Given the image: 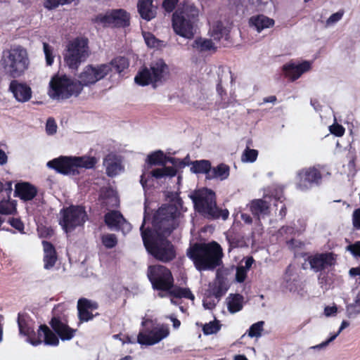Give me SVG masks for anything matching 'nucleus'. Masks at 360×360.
<instances>
[{
  "instance_id": "nucleus-32",
  "label": "nucleus",
  "mask_w": 360,
  "mask_h": 360,
  "mask_svg": "<svg viewBox=\"0 0 360 360\" xmlns=\"http://www.w3.org/2000/svg\"><path fill=\"white\" fill-rule=\"evenodd\" d=\"M228 309L231 313L240 311L243 305V297L239 294H231L227 298Z\"/></svg>"
},
{
  "instance_id": "nucleus-8",
  "label": "nucleus",
  "mask_w": 360,
  "mask_h": 360,
  "mask_svg": "<svg viewBox=\"0 0 360 360\" xmlns=\"http://www.w3.org/2000/svg\"><path fill=\"white\" fill-rule=\"evenodd\" d=\"M149 165H160V168H156L151 171H146L141 176L140 182L146 189L152 184L153 179H160L165 177H172L176 174V170L173 167H167V156L162 150H157L149 154L146 159Z\"/></svg>"
},
{
  "instance_id": "nucleus-38",
  "label": "nucleus",
  "mask_w": 360,
  "mask_h": 360,
  "mask_svg": "<svg viewBox=\"0 0 360 360\" xmlns=\"http://www.w3.org/2000/svg\"><path fill=\"white\" fill-rule=\"evenodd\" d=\"M16 202L11 199L0 201V214L4 215L14 214L16 212Z\"/></svg>"
},
{
  "instance_id": "nucleus-57",
  "label": "nucleus",
  "mask_w": 360,
  "mask_h": 360,
  "mask_svg": "<svg viewBox=\"0 0 360 360\" xmlns=\"http://www.w3.org/2000/svg\"><path fill=\"white\" fill-rule=\"evenodd\" d=\"M296 233V230L292 226H283L279 230V234L281 236L284 235H295Z\"/></svg>"
},
{
  "instance_id": "nucleus-44",
  "label": "nucleus",
  "mask_w": 360,
  "mask_h": 360,
  "mask_svg": "<svg viewBox=\"0 0 360 360\" xmlns=\"http://www.w3.org/2000/svg\"><path fill=\"white\" fill-rule=\"evenodd\" d=\"M43 50L45 55L46 65L50 66L53 63L55 58V55L53 54V48L49 44L44 42Z\"/></svg>"
},
{
  "instance_id": "nucleus-9",
  "label": "nucleus",
  "mask_w": 360,
  "mask_h": 360,
  "mask_svg": "<svg viewBox=\"0 0 360 360\" xmlns=\"http://www.w3.org/2000/svg\"><path fill=\"white\" fill-rule=\"evenodd\" d=\"M97 163L94 157H68L60 156L49 161L47 167L55 169L63 174L76 175L79 174V168L92 169Z\"/></svg>"
},
{
  "instance_id": "nucleus-35",
  "label": "nucleus",
  "mask_w": 360,
  "mask_h": 360,
  "mask_svg": "<svg viewBox=\"0 0 360 360\" xmlns=\"http://www.w3.org/2000/svg\"><path fill=\"white\" fill-rule=\"evenodd\" d=\"M210 36L214 40H220L223 37H226L229 33V30L224 26L221 22H216L210 30Z\"/></svg>"
},
{
  "instance_id": "nucleus-22",
  "label": "nucleus",
  "mask_w": 360,
  "mask_h": 360,
  "mask_svg": "<svg viewBox=\"0 0 360 360\" xmlns=\"http://www.w3.org/2000/svg\"><path fill=\"white\" fill-rule=\"evenodd\" d=\"M98 303L86 298H80L77 302L78 316L80 321H89L94 318L92 311L98 309Z\"/></svg>"
},
{
  "instance_id": "nucleus-11",
  "label": "nucleus",
  "mask_w": 360,
  "mask_h": 360,
  "mask_svg": "<svg viewBox=\"0 0 360 360\" xmlns=\"http://www.w3.org/2000/svg\"><path fill=\"white\" fill-rule=\"evenodd\" d=\"M141 326L142 328L137 335V342L141 345H154L169 335L167 325L158 323L150 319H143Z\"/></svg>"
},
{
  "instance_id": "nucleus-29",
  "label": "nucleus",
  "mask_w": 360,
  "mask_h": 360,
  "mask_svg": "<svg viewBox=\"0 0 360 360\" xmlns=\"http://www.w3.org/2000/svg\"><path fill=\"white\" fill-rule=\"evenodd\" d=\"M44 248V267L46 269H51L57 261V256L53 245L47 241L42 242Z\"/></svg>"
},
{
  "instance_id": "nucleus-43",
  "label": "nucleus",
  "mask_w": 360,
  "mask_h": 360,
  "mask_svg": "<svg viewBox=\"0 0 360 360\" xmlns=\"http://www.w3.org/2000/svg\"><path fill=\"white\" fill-rule=\"evenodd\" d=\"M101 240L103 245L108 249L114 248L117 243L115 235L112 233L103 234L101 237Z\"/></svg>"
},
{
  "instance_id": "nucleus-18",
  "label": "nucleus",
  "mask_w": 360,
  "mask_h": 360,
  "mask_svg": "<svg viewBox=\"0 0 360 360\" xmlns=\"http://www.w3.org/2000/svg\"><path fill=\"white\" fill-rule=\"evenodd\" d=\"M336 260V255L329 252L311 255L307 258L311 269L315 272H321L335 266Z\"/></svg>"
},
{
  "instance_id": "nucleus-23",
  "label": "nucleus",
  "mask_w": 360,
  "mask_h": 360,
  "mask_svg": "<svg viewBox=\"0 0 360 360\" xmlns=\"http://www.w3.org/2000/svg\"><path fill=\"white\" fill-rule=\"evenodd\" d=\"M103 166L108 176L112 177L119 174L123 169L121 160L114 154H109L104 158Z\"/></svg>"
},
{
  "instance_id": "nucleus-2",
  "label": "nucleus",
  "mask_w": 360,
  "mask_h": 360,
  "mask_svg": "<svg viewBox=\"0 0 360 360\" xmlns=\"http://www.w3.org/2000/svg\"><path fill=\"white\" fill-rule=\"evenodd\" d=\"M68 307V304L60 303L53 308V317L50 321L53 331L46 325H40L36 333L37 326L34 319L27 313H18L17 323L19 335L25 338V341L33 346L41 343L57 346L59 338L63 341L70 340L75 335L76 330L68 325L65 314Z\"/></svg>"
},
{
  "instance_id": "nucleus-36",
  "label": "nucleus",
  "mask_w": 360,
  "mask_h": 360,
  "mask_svg": "<svg viewBox=\"0 0 360 360\" xmlns=\"http://www.w3.org/2000/svg\"><path fill=\"white\" fill-rule=\"evenodd\" d=\"M191 171L195 174H205L207 179V173L210 172L211 163L209 160H195L191 162Z\"/></svg>"
},
{
  "instance_id": "nucleus-51",
  "label": "nucleus",
  "mask_w": 360,
  "mask_h": 360,
  "mask_svg": "<svg viewBox=\"0 0 360 360\" xmlns=\"http://www.w3.org/2000/svg\"><path fill=\"white\" fill-rule=\"evenodd\" d=\"M248 271L244 269L243 267H240V266H238L236 269V282L243 283L247 277Z\"/></svg>"
},
{
  "instance_id": "nucleus-49",
  "label": "nucleus",
  "mask_w": 360,
  "mask_h": 360,
  "mask_svg": "<svg viewBox=\"0 0 360 360\" xmlns=\"http://www.w3.org/2000/svg\"><path fill=\"white\" fill-rule=\"evenodd\" d=\"M344 15V11L340 10L335 13L332 14L326 20V25L330 26L340 20Z\"/></svg>"
},
{
  "instance_id": "nucleus-39",
  "label": "nucleus",
  "mask_w": 360,
  "mask_h": 360,
  "mask_svg": "<svg viewBox=\"0 0 360 360\" xmlns=\"http://www.w3.org/2000/svg\"><path fill=\"white\" fill-rule=\"evenodd\" d=\"M349 322H347V321H343L340 325V327L338 331L336 333L331 335L326 341H324L319 345H316L315 346L311 347L310 349H322L326 347L329 345V343L333 342L345 328H346L347 327L349 326Z\"/></svg>"
},
{
  "instance_id": "nucleus-58",
  "label": "nucleus",
  "mask_w": 360,
  "mask_h": 360,
  "mask_svg": "<svg viewBox=\"0 0 360 360\" xmlns=\"http://www.w3.org/2000/svg\"><path fill=\"white\" fill-rule=\"evenodd\" d=\"M216 305V301L212 297H207L203 300V307L207 309H212Z\"/></svg>"
},
{
  "instance_id": "nucleus-19",
  "label": "nucleus",
  "mask_w": 360,
  "mask_h": 360,
  "mask_svg": "<svg viewBox=\"0 0 360 360\" xmlns=\"http://www.w3.org/2000/svg\"><path fill=\"white\" fill-rule=\"evenodd\" d=\"M105 222L111 229L121 230L123 233H129L131 226L118 211H112L105 215Z\"/></svg>"
},
{
  "instance_id": "nucleus-25",
  "label": "nucleus",
  "mask_w": 360,
  "mask_h": 360,
  "mask_svg": "<svg viewBox=\"0 0 360 360\" xmlns=\"http://www.w3.org/2000/svg\"><path fill=\"white\" fill-rule=\"evenodd\" d=\"M250 210L252 214L259 221L270 214L269 203L263 199H257L250 203Z\"/></svg>"
},
{
  "instance_id": "nucleus-63",
  "label": "nucleus",
  "mask_w": 360,
  "mask_h": 360,
  "mask_svg": "<svg viewBox=\"0 0 360 360\" xmlns=\"http://www.w3.org/2000/svg\"><path fill=\"white\" fill-rule=\"evenodd\" d=\"M170 319L171 321H172L173 323V327L175 328V329H177L179 328L180 325H181V322L179 320H178L177 319H176L175 317L174 316H171L170 317Z\"/></svg>"
},
{
  "instance_id": "nucleus-13",
  "label": "nucleus",
  "mask_w": 360,
  "mask_h": 360,
  "mask_svg": "<svg viewBox=\"0 0 360 360\" xmlns=\"http://www.w3.org/2000/svg\"><path fill=\"white\" fill-rule=\"evenodd\" d=\"M89 54L88 39L85 37H77L68 43L63 54L64 60L70 68L77 70Z\"/></svg>"
},
{
  "instance_id": "nucleus-14",
  "label": "nucleus",
  "mask_w": 360,
  "mask_h": 360,
  "mask_svg": "<svg viewBox=\"0 0 360 360\" xmlns=\"http://www.w3.org/2000/svg\"><path fill=\"white\" fill-rule=\"evenodd\" d=\"M322 167L304 168L297 173L295 186L301 191H307L314 186H319L323 177Z\"/></svg>"
},
{
  "instance_id": "nucleus-20",
  "label": "nucleus",
  "mask_w": 360,
  "mask_h": 360,
  "mask_svg": "<svg viewBox=\"0 0 360 360\" xmlns=\"http://www.w3.org/2000/svg\"><path fill=\"white\" fill-rule=\"evenodd\" d=\"M311 63L304 60L302 63L290 62L283 65V70L285 77L294 81L298 79L303 73L311 69Z\"/></svg>"
},
{
  "instance_id": "nucleus-21",
  "label": "nucleus",
  "mask_w": 360,
  "mask_h": 360,
  "mask_svg": "<svg viewBox=\"0 0 360 360\" xmlns=\"http://www.w3.org/2000/svg\"><path fill=\"white\" fill-rule=\"evenodd\" d=\"M9 90L18 102L25 103L32 98V89L30 86L25 83L13 80L10 83Z\"/></svg>"
},
{
  "instance_id": "nucleus-56",
  "label": "nucleus",
  "mask_w": 360,
  "mask_h": 360,
  "mask_svg": "<svg viewBox=\"0 0 360 360\" xmlns=\"http://www.w3.org/2000/svg\"><path fill=\"white\" fill-rule=\"evenodd\" d=\"M338 311L337 307L335 305L333 306H327L324 309V315L327 317L335 316Z\"/></svg>"
},
{
  "instance_id": "nucleus-41",
  "label": "nucleus",
  "mask_w": 360,
  "mask_h": 360,
  "mask_svg": "<svg viewBox=\"0 0 360 360\" xmlns=\"http://www.w3.org/2000/svg\"><path fill=\"white\" fill-rule=\"evenodd\" d=\"M264 321H260L253 323L248 330L247 333L250 338H259L264 330Z\"/></svg>"
},
{
  "instance_id": "nucleus-60",
  "label": "nucleus",
  "mask_w": 360,
  "mask_h": 360,
  "mask_svg": "<svg viewBox=\"0 0 360 360\" xmlns=\"http://www.w3.org/2000/svg\"><path fill=\"white\" fill-rule=\"evenodd\" d=\"M240 219L247 224H250L252 222V217L250 214L246 213H240Z\"/></svg>"
},
{
  "instance_id": "nucleus-61",
  "label": "nucleus",
  "mask_w": 360,
  "mask_h": 360,
  "mask_svg": "<svg viewBox=\"0 0 360 360\" xmlns=\"http://www.w3.org/2000/svg\"><path fill=\"white\" fill-rule=\"evenodd\" d=\"M327 276L324 274V273H322L320 272V274L319 275V277H318V281H319V284L321 285V287H323L324 285L326 284V282H327Z\"/></svg>"
},
{
  "instance_id": "nucleus-42",
  "label": "nucleus",
  "mask_w": 360,
  "mask_h": 360,
  "mask_svg": "<svg viewBox=\"0 0 360 360\" xmlns=\"http://www.w3.org/2000/svg\"><path fill=\"white\" fill-rule=\"evenodd\" d=\"M258 151L255 149H250L248 147L243 151L241 160L243 162H253L257 160Z\"/></svg>"
},
{
  "instance_id": "nucleus-7",
  "label": "nucleus",
  "mask_w": 360,
  "mask_h": 360,
  "mask_svg": "<svg viewBox=\"0 0 360 360\" xmlns=\"http://www.w3.org/2000/svg\"><path fill=\"white\" fill-rule=\"evenodd\" d=\"M195 209L205 217L210 219L221 218L226 220L229 214L228 210H220L216 204L215 193L210 189L198 190L190 195Z\"/></svg>"
},
{
  "instance_id": "nucleus-55",
  "label": "nucleus",
  "mask_w": 360,
  "mask_h": 360,
  "mask_svg": "<svg viewBox=\"0 0 360 360\" xmlns=\"http://www.w3.org/2000/svg\"><path fill=\"white\" fill-rule=\"evenodd\" d=\"M352 221L354 226L357 229H360V209H357L353 212Z\"/></svg>"
},
{
  "instance_id": "nucleus-27",
  "label": "nucleus",
  "mask_w": 360,
  "mask_h": 360,
  "mask_svg": "<svg viewBox=\"0 0 360 360\" xmlns=\"http://www.w3.org/2000/svg\"><path fill=\"white\" fill-rule=\"evenodd\" d=\"M15 195L23 200H30L37 195V188L29 183H18L15 185Z\"/></svg>"
},
{
  "instance_id": "nucleus-59",
  "label": "nucleus",
  "mask_w": 360,
  "mask_h": 360,
  "mask_svg": "<svg viewBox=\"0 0 360 360\" xmlns=\"http://www.w3.org/2000/svg\"><path fill=\"white\" fill-rule=\"evenodd\" d=\"M254 262V259L252 257H248L245 261V265L244 266H240V267H243L244 269L249 271L251 268L252 264Z\"/></svg>"
},
{
  "instance_id": "nucleus-46",
  "label": "nucleus",
  "mask_w": 360,
  "mask_h": 360,
  "mask_svg": "<svg viewBox=\"0 0 360 360\" xmlns=\"http://www.w3.org/2000/svg\"><path fill=\"white\" fill-rule=\"evenodd\" d=\"M220 329V325L218 321H210L205 324L202 330L205 335H212L217 333Z\"/></svg>"
},
{
  "instance_id": "nucleus-40",
  "label": "nucleus",
  "mask_w": 360,
  "mask_h": 360,
  "mask_svg": "<svg viewBox=\"0 0 360 360\" xmlns=\"http://www.w3.org/2000/svg\"><path fill=\"white\" fill-rule=\"evenodd\" d=\"M143 37L145 40L146 45L150 48H155L160 49L165 46V43L163 41H161L157 39L152 33L150 32H143Z\"/></svg>"
},
{
  "instance_id": "nucleus-1",
  "label": "nucleus",
  "mask_w": 360,
  "mask_h": 360,
  "mask_svg": "<svg viewBox=\"0 0 360 360\" xmlns=\"http://www.w3.org/2000/svg\"><path fill=\"white\" fill-rule=\"evenodd\" d=\"M181 200L176 198L172 203L161 206L153 219V231L144 229L146 216L140 228L144 246L149 254L162 262H169L176 257L174 246L167 240L172 231L179 225V208Z\"/></svg>"
},
{
  "instance_id": "nucleus-62",
  "label": "nucleus",
  "mask_w": 360,
  "mask_h": 360,
  "mask_svg": "<svg viewBox=\"0 0 360 360\" xmlns=\"http://www.w3.org/2000/svg\"><path fill=\"white\" fill-rule=\"evenodd\" d=\"M7 160L8 157L6 153L3 150L0 149V165H4L6 164Z\"/></svg>"
},
{
  "instance_id": "nucleus-24",
  "label": "nucleus",
  "mask_w": 360,
  "mask_h": 360,
  "mask_svg": "<svg viewBox=\"0 0 360 360\" xmlns=\"http://www.w3.org/2000/svg\"><path fill=\"white\" fill-rule=\"evenodd\" d=\"M228 289L229 285L226 279L219 274H217L214 282L209 285L210 294L213 295L217 300L227 292Z\"/></svg>"
},
{
  "instance_id": "nucleus-28",
  "label": "nucleus",
  "mask_w": 360,
  "mask_h": 360,
  "mask_svg": "<svg viewBox=\"0 0 360 360\" xmlns=\"http://www.w3.org/2000/svg\"><path fill=\"white\" fill-rule=\"evenodd\" d=\"M137 8L141 17L147 21L155 17L156 8L153 6L152 0H139Z\"/></svg>"
},
{
  "instance_id": "nucleus-31",
  "label": "nucleus",
  "mask_w": 360,
  "mask_h": 360,
  "mask_svg": "<svg viewBox=\"0 0 360 360\" xmlns=\"http://www.w3.org/2000/svg\"><path fill=\"white\" fill-rule=\"evenodd\" d=\"M217 91L219 96V99L217 101V105L219 108H226L236 101V98L233 94H230V96L226 94L221 86V82L217 85Z\"/></svg>"
},
{
  "instance_id": "nucleus-10",
  "label": "nucleus",
  "mask_w": 360,
  "mask_h": 360,
  "mask_svg": "<svg viewBox=\"0 0 360 360\" xmlns=\"http://www.w3.org/2000/svg\"><path fill=\"white\" fill-rule=\"evenodd\" d=\"M49 95L53 99H67L71 96H77L82 91L78 80L66 75H56L49 83Z\"/></svg>"
},
{
  "instance_id": "nucleus-64",
  "label": "nucleus",
  "mask_w": 360,
  "mask_h": 360,
  "mask_svg": "<svg viewBox=\"0 0 360 360\" xmlns=\"http://www.w3.org/2000/svg\"><path fill=\"white\" fill-rule=\"evenodd\" d=\"M311 105H312V107L314 108V109L316 110V111H319L321 110V105L319 104V103L316 101V100H311Z\"/></svg>"
},
{
  "instance_id": "nucleus-4",
  "label": "nucleus",
  "mask_w": 360,
  "mask_h": 360,
  "mask_svg": "<svg viewBox=\"0 0 360 360\" xmlns=\"http://www.w3.org/2000/svg\"><path fill=\"white\" fill-rule=\"evenodd\" d=\"M148 277L155 289L167 292L170 295L175 297L194 300V295L188 288H173L172 273L164 266L155 265L149 266Z\"/></svg>"
},
{
  "instance_id": "nucleus-6",
  "label": "nucleus",
  "mask_w": 360,
  "mask_h": 360,
  "mask_svg": "<svg viewBox=\"0 0 360 360\" xmlns=\"http://www.w3.org/2000/svg\"><path fill=\"white\" fill-rule=\"evenodd\" d=\"M4 72L11 77L22 76L30 67L27 50L21 46H13L3 51L0 60Z\"/></svg>"
},
{
  "instance_id": "nucleus-33",
  "label": "nucleus",
  "mask_w": 360,
  "mask_h": 360,
  "mask_svg": "<svg viewBox=\"0 0 360 360\" xmlns=\"http://www.w3.org/2000/svg\"><path fill=\"white\" fill-rule=\"evenodd\" d=\"M192 46L198 52H206L215 50L216 47L211 39L197 38L194 40Z\"/></svg>"
},
{
  "instance_id": "nucleus-48",
  "label": "nucleus",
  "mask_w": 360,
  "mask_h": 360,
  "mask_svg": "<svg viewBox=\"0 0 360 360\" xmlns=\"http://www.w3.org/2000/svg\"><path fill=\"white\" fill-rule=\"evenodd\" d=\"M57 124L55 122V120L50 117L47 120L46 124V132L48 135L52 136L55 134L57 131Z\"/></svg>"
},
{
  "instance_id": "nucleus-12",
  "label": "nucleus",
  "mask_w": 360,
  "mask_h": 360,
  "mask_svg": "<svg viewBox=\"0 0 360 360\" xmlns=\"http://www.w3.org/2000/svg\"><path fill=\"white\" fill-rule=\"evenodd\" d=\"M169 74L167 64L162 59H158L151 63L150 68H143L134 78L136 84L141 86L153 84L154 87L162 84Z\"/></svg>"
},
{
  "instance_id": "nucleus-3",
  "label": "nucleus",
  "mask_w": 360,
  "mask_h": 360,
  "mask_svg": "<svg viewBox=\"0 0 360 360\" xmlns=\"http://www.w3.org/2000/svg\"><path fill=\"white\" fill-rule=\"evenodd\" d=\"M187 256L199 271L213 270L222 263V248L217 242L195 243L187 250Z\"/></svg>"
},
{
  "instance_id": "nucleus-47",
  "label": "nucleus",
  "mask_w": 360,
  "mask_h": 360,
  "mask_svg": "<svg viewBox=\"0 0 360 360\" xmlns=\"http://www.w3.org/2000/svg\"><path fill=\"white\" fill-rule=\"evenodd\" d=\"M282 198H283V195H282V192L281 191L278 195H276L274 197V200L275 201L274 205L276 207H278V204L281 205V209L279 211V215L282 218H283L286 214V207H285V205L283 204V202Z\"/></svg>"
},
{
  "instance_id": "nucleus-16",
  "label": "nucleus",
  "mask_w": 360,
  "mask_h": 360,
  "mask_svg": "<svg viewBox=\"0 0 360 360\" xmlns=\"http://www.w3.org/2000/svg\"><path fill=\"white\" fill-rule=\"evenodd\" d=\"M130 15L125 10L113 9L96 16L95 23L103 27H125L129 25Z\"/></svg>"
},
{
  "instance_id": "nucleus-45",
  "label": "nucleus",
  "mask_w": 360,
  "mask_h": 360,
  "mask_svg": "<svg viewBox=\"0 0 360 360\" xmlns=\"http://www.w3.org/2000/svg\"><path fill=\"white\" fill-rule=\"evenodd\" d=\"M76 0H45L44 6L51 10L57 8L59 5L70 4Z\"/></svg>"
},
{
  "instance_id": "nucleus-30",
  "label": "nucleus",
  "mask_w": 360,
  "mask_h": 360,
  "mask_svg": "<svg viewBox=\"0 0 360 360\" xmlns=\"http://www.w3.org/2000/svg\"><path fill=\"white\" fill-rule=\"evenodd\" d=\"M229 167L225 164H219L217 167H210V172L207 173V179L225 180L229 176Z\"/></svg>"
},
{
  "instance_id": "nucleus-53",
  "label": "nucleus",
  "mask_w": 360,
  "mask_h": 360,
  "mask_svg": "<svg viewBox=\"0 0 360 360\" xmlns=\"http://www.w3.org/2000/svg\"><path fill=\"white\" fill-rule=\"evenodd\" d=\"M8 224L18 230L20 232H22L24 229V224L20 221V219L18 218H10L8 221Z\"/></svg>"
},
{
  "instance_id": "nucleus-54",
  "label": "nucleus",
  "mask_w": 360,
  "mask_h": 360,
  "mask_svg": "<svg viewBox=\"0 0 360 360\" xmlns=\"http://www.w3.org/2000/svg\"><path fill=\"white\" fill-rule=\"evenodd\" d=\"M177 2L178 0H164L162 6L167 12L170 13L174 9Z\"/></svg>"
},
{
  "instance_id": "nucleus-26",
  "label": "nucleus",
  "mask_w": 360,
  "mask_h": 360,
  "mask_svg": "<svg viewBox=\"0 0 360 360\" xmlns=\"http://www.w3.org/2000/svg\"><path fill=\"white\" fill-rule=\"evenodd\" d=\"M250 26L258 32L271 27L274 25V20L264 15H253L249 20Z\"/></svg>"
},
{
  "instance_id": "nucleus-17",
  "label": "nucleus",
  "mask_w": 360,
  "mask_h": 360,
  "mask_svg": "<svg viewBox=\"0 0 360 360\" xmlns=\"http://www.w3.org/2000/svg\"><path fill=\"white\" fill-rule=\"evenodd\" d=\"M110 72V65H88L78 76V82L84 86H89L105 78Z\"/></svg>"
},
{
  "instance_id": "nucleus-15",
  "label": "nucleus",
  "mask_w": 360,
  "mask_h": 360,
  "mask_svg": "<svg viewBox=\"0 0 360 360\" xmlns=\"http://www.w3.org/2000/svg\"><path fill=\"white\" fill-rule=\"evenodd\" d=\"M61 214L60 224L66 233L73 231L76 227L82 226L87 218L86 211L82 206L72 205L63 210Z\"/></svg>"
},
{
  "instance_id": "nucleus-5",
  "label": "nucleus",
  "mask_w": 360,
  "mask_h": 360,
  "mask_svg": "<svg viewBox=\"0 0 360 360\" xmlns=\"http://www.w3.org/2000/svg\"><path fill=\"white\" fill-rule=\"evenodd\" d=\"M199 10L189 1L180 4L173 13L172 26L175 33L182 37L191 39L195 32Z\"/></svg>"
},
{
  "instance_id": "nucleus-34",
  "label": "nucleus",
  "mask_w": 360,
  "mask_h": 360,
  "mask_svg": "<svg viewBox=\"0 0 360 360\" xmlns=\"http://www.w3.org/2000/svg\"><path fill=\"white\" fill-rule=\"evenodd\" d=\"M360 315V291L354 297L352 302L346 306V316L349 319H355Z\"/></svg>"
},
{
  "instance_id": "nucleus-52",
  "label": "nucleus",
  "mask_w": 360,
  "mask_h": 360,
  "mask_svg": "<svg viewBox=\"0 0 360 360\" xmlns=\"http://www.w3.org/2000/svg\"><path fill=\"white\" fill-rule=\"evenodd\" d=\"M331 134L336 136H342L345 134V128L338 124H333L329 127Z\"/></svg>"
},
{
  "instance_id": "nucleus-37",
  "label": "nucleus",
  "mask_w": 360,
  "mask_h": 360,
  "mask_svg": "<svg viewBox=\"0 0 360 360\" xmlns=\"http://www.w3.org/2000/svg\"><path fill=\"white\" fill-rule=\"evenodd\" d=\"M103 65H110V72L113 68L117 73H121L125 69L128 68L129 63L127 58L118 56L112 59L110 63H103Z\"/></svg>"
},
{
  "instance_id": "nucleus-50",
  "label": "nucleus",
  "mask_w": 360,
  "mask_h": 360,
  "mask_svg": "<svg viewBox=\"0 0 360 360\" xmlns=\"http://www.w3.org/2000/svg\"><path fill=\"white\" fill-rule=\"evenodd\" d=\"M346 250L350 252L354 257H360V241L347 245Z\"/></svg>"
}]
</instances>
